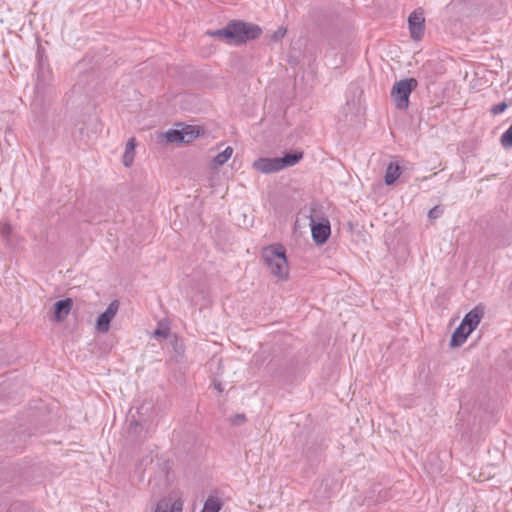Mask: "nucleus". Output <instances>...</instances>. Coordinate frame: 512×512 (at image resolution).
<instances>
[{
  "label": "nucleus",
  "mask_w": 512,
  "mask_h": 512,
  "mask_svg": "<svg viewBox=\"0 0 512 512\" xmlns=\"http://www.w3.org/2000/svg\"><path fill=\"white\" fill-rule=\"evenodd\" d=\"M261 34L262 29L258 25L241 20L230 21L224 28L211 33L216 37H224L233 44H243L257 39Z\"/></svg>",
  "instance_id": "1"
},
{
  "label": "nucleus",
  "mask_w": 512,
  "mask_h": 512,
  "mask_svg": "<svg viewBox=\"0 0 512 512\" xmlns=\"http://www.w3.org/2000/svg\"><path fill=\"white\" fill-rule=\"evenodd\" d=\"M262 258L274 276L280 279H286L288 277V262L285 255V249L282 245H274L264 248Z\"/></svg>",
  "instance_id": "2"
},
{
  "label": "nucleus",
  "mask_w": 512,
  "mask_h": 512,
  "mask_svg": "<svg viewBox=\"0 0 512 512\" xmlns=\"http://www.w3.org/2000/svg\"><path fill=\"white\" fill-rule=\"evenodd\" d=\"M417 86L418 81L415 78L402 79L393 85L390 96L397 109L406 110L408 108L409 97Z\"/></svg>",
  "instance_id": "3"
},
{
  "label": "nucleus",
  "mask_w": 512,
  "mask_h": 512,
  "mask_svg": "<svg viewBox=\"0 0 512 512\" xmlns=\"http://www.w3.org/2000/svg\"><path fill=\"white\" fill-rule=\"evenodd\" d=\"M310 226L314 242L317 244H324L331 234L329 220L325 217H321L316 220L313 216H311Z\"/></svg>",
  "instance_id": "4"
},
{
  "label": "nucleus",
  "mask_w": 512,
  "mask_h": 512,
  "mask_svg": "<svg viewBox=\"0 0 512 512\" xmlns=\"http://www.w3.org/2000/svg\"><path fill=\"white\" fill-rule=\"evenodd\" d=\"M119 301L113 300L107 307V309L101 313L97 320L95 328L100 333H106L108 332L110 328V323L112 319L116 316L118 310H119Z\"/></svg>",
  "instance_id": "5"
},
{
  "label": "nucleus",
  "mask_w": 512,
  "mask_h": 512,
  "mask_svg": "<svg viewBox=\"0 0 512 512\" xmlns=\"http://www.w3.org/2000/svg\"><path fill=\"white\" fill-rule=\"evenodd\" d=\"M425 18L422 11L415 10L408 17L411 38L420 40L425 32Z\"/></svg>",
  "instance_id": "6"
},
{
  "label": "nucleus",
  "mask_w": 512,
  "mask_h": 512,
  "mask_svg": "<svg viewBox=\"0 0 512 512\" xmlns=\"http://www.w3.org/2000/svg\"><path fill=\"white\" fill-rule=\"evenodd\" d=\"M253 168L261 173H274L281 170L278 157L259 158L253 162Z\"/></svg>",
  "instance_id": "7"
},
{
  "label": "nucleus",
  "mask_w": 512,
  "mask_h": 512,
  "mask_svg": "<svg viewBox=\"0 0 512 512\" xmlns=\"http://www.w3.org/2000/svg\"><path fill=\"white\" fill-rule=\"evenodd\" d=\"M483 315V308L476 306L464 316L461 323L463 326L467 327L468 332H473L480 323Z\"/></svg>",
  "instance_id": "8"
},
{
  "label": "nucleus",
  "mask_w": 512,
  "mask_h": 512,
  "mask_svg": "<svg viewBox=\"0 0 512 512\" xmlns=\"http://www.w3.org/2000/svg\"><path fill=\"white\" fill-rule=\"evenodd\" d=\"M73 306L71 298L59 300L54 304V320L56 322H62L66 319Z\"/></svg>",
  "instance_id": "9"
},
{
  "label": "nucleus",
  "mask_w": 512,
  "mask_h": 512,
  "mask_svg": "<svg viewBox=\"0 0 512 512\" xmlns=\"http://www.w3.org/2000/svg\"><path fill=\"white\" fill-rule=\"evenodd\" d=\"M183 504L179 500L161 499L157 502L154 512H182Z\"/></svg>",
  "instance_id": "10"
},
{
  "label": "nucleus",
  "mask_w": 512,
  "mask_h": 512,
  "mask_svg": "<svg viewBox=\"0 0 512 512\" xmlns=\"http://www.w3.org/2000/svg\"><path fill=\"white\" fill-rule=\"evenodd\" d=\"M302 158L303 152L301 151H292L285 153L284 156L278 157L281 170L297 164Z\"/></svg>",
  "instance_id": "11"
},
{
  "label": "nucleus",
  "mask_w": 512,
  "mask_h": 512,
  "mask_svg": "<svg viewBox=\"0 0 512 512\" xmlns=\"http://www.w3.org/2000/svg\"><path fill=\"white\" fill-rule=\"evenodd\" d=\"M472 332H468L467 327L463 326L462 323L455 329V331L452 333L451 340H450V346L451 347H459L461 346L467 339V337Z\"/></svg>",
  "instance_id": "12"
},
{
  "label": "nucleus",
  "mask_w": 512,
  "mask_h": 512,
  "mask_svg": "<svg viewBox=\"0 0 512 512\" xmlns=\"http://www.w3.org/2000/svg\"><path fill=\"white\" fill-rule=\"evenodd\" d=\"M401 174V167L397 163H389L386 168L384 180L386 185H392L399 178Z\"/></svg>",
  "instance_id": "13"
},
{
  "label": "nucleus",
  "mask_w": 512,
  "mask_h": 512,
  "mask_svg": "<svg viewBox=\"0 0 512 512\" xmlns=\"http://www.w3.org/2000/svg\"><path fill=\"white\" fill-rule=\"evenodd\" d=\"M135 146H136L135 139L134 138L129 139L126 144L125 152L123 155V164L126 167H129L133 163Z\"/></svg>",
  "instance_id": "14"
},
{
  "label": "nucleus",
  "mask_w": 512,
  "mask_h": 512,
  "mask_svg": "<svg viewBox=\"0 0 512 512\" xmlns=\"http://www.w3.org/2000/svg\"><path fill=\"white\" fill-rule=\"evenodd\" d=\"M165 138H166L167 142H170V143H176V142L184 143L185 132L182 131V129L181 130L169 129L165 133Z\"/></svg>",
  "instance_id": "15"
},
{
  "label": "nucleus",
  "mask_w": 512,
  "mask_h": 512,
  "mask_svg": "<svg viewBox=\"0 0 512 512\" xmlns=\"http://www.w3.org/2000/svg\"><path fill=\"white\" fill-rule=\"evenodd\" d=\"M222 504L220 500L216 497H209L203 506V509L201 512H219L221 509Z\"/></svg>",
  "instance_id": "16"
},
{
  "label": "nucleus",
  "mask_w": 512,
  "mask_h": 512,
  "mask_svg": "<svg viewBox=\"0 0 512 512\" xmlns=\"http://www.w3.org/2000/svg\"><path fill=\"white\" fill-rule=\"evenodd\" d=\"M233 153V149L231 147H226L221 153L217 154L214 157V163L216 165H223L225 164L228 159L231 157Z\"/></svg>",
  "instance_id": "17"
},
{
  "label": "nucleus",
  "mask_w": 512,
  "mask_h": 512,
  "mask_svg": "<svg viewBox=\"0 0 512 512\" xmlns=\"http://www.w3.org/2000/svg\"><path fill=\"white\" fill-rule=\"evenodd\" d=\"M500 142L505 148H512V124L510 127L502 134L500 138Z\"/></svg>",
  "instance_id": "18"
},
{
  "label": "nucleus",
  "mask_w": 512,
  "mask_h": 512,
  "mask_svg": "<svg viewBox=\"0 0 512 512\" xmlns=\"http://www.w3.org/2000/svg\"><path fill=\"white\" fill-rule=\"evenodd\" d=\"M182 131L185 132V139H184V143H189L191 141H193L194 139L197 138L198 136V131H195L194 127L192 126H186L185 128L182 129Z\"/></svg>",
  "instance_id": "19"
},
{
  "label": "nucleus",
  "mask_w": 512,
  "mask_h": 512,
  "mask_svg": "<svg viewBox=\"0 0 512 512\" xmlns=\"http://www.w3.org/2000/svg\"><path fill=\"white\" fill-rule=\"evenodd\" d=\"M50 76V70L44 68V62L42 59L39 60V70L37 73V77L39 81L46 82L48 77Z\"/></svg>",
  "instance_id": "20"
},
{
  "label": "nucleus",
  "mask_w": 512,
  "mask_h": 512,
  "mask_svg": "<svg viewBox=\"0 0 512 512\" xmlns=\"http://www.w3.org/2000/svg\"><path fill=\"white\" fill-rule=\"evenodd\" d=\"M0 233L4 238H9L12 233V226L8 222H1Z\"/></svg>",
  "instance_id": "21"
},
{
  "label": "nucleus",
  "mask_w": 512,
  "mask_h": 512,
  "mask_svg": "<svg viewBox=\"0 0 512 512\" xmlns=\"http://www.w3.org/2000/svg\"><path fill=\"white\" fill-rule=\"evenodd\" d=\"M507 106V103L503 101L492 106L490 111L493 115H498L500 113H503L506 110Z\"/></svg>",
  "instance_id": "22"
},
{
  "label": "nucleus",
  "mask_w": 512,
  "mask_h": 512,
  "mask_svg": "<svg viewBox=\"0 0 512 512\" xmlns=\"http://www.w3.org/2000/svg\"><path fill=\"white\" fill-rule=\"evenodd\" d=\"M173 349H174L175 353L177 354V356H180V357L183 356V354H184V345L177 338H175L174 341H173Z\"/></svg>",
  "instance_id": "23"
},
{
  "label": "nucleus",
  "mask_w": 512,
  "mask_h": 512,
  "mask_svg": "<svg viewBox=\"0 0 512 512\" xmlns=\"http://www.w3.org/2000/svg\"><path fill=\"white\" fill-rule=\"evenodd\" d=\"M442 213H443V209L440 208L439 206H435L429 210L428 217H429V219H432V220L437 219L442 215Z\"/></svg>",
  "instance_id": "24"
},
{
  "label": "nucleus",
  "mask_w": 512,
  "mask_h": 512,
  "mask_svg": "<svg viewBox=\"0 0 512 512\" xmlns=\"http://www.w3.org/2000/svg\"><path fill=\"white\" fill-rule=\"evenodd\" d=\"M246 421V416L244 414H236L231 418V424L235 426H239Z\"/></svg>",
  "instance_id": "25"
},
{
  "label": "nucleus",
  "mask_w": 512,
  "mask_h": 512,
  "mask_svg": "<svg viewBox=\"0 0 512 512\" xmlns=\"http://www.w3.org/2000/svg\"><path fill=\"white\" fill-rule=\"evenodd\" d=\"M155 336H161V337H167L168 336V329H156L154 331Z\"/></svg>",
  "instance_id": "26"
},
{
  "label": "nucleus",
  "mask_w": 512,
  "mask_h": 512,
  "mask_svg": "<svg viewBox=\"0 0 512 512\" xmlns=\"http://www.w3.org/2000/svg\"><path fill=\"white\" fill-rule=\"evenodd\" d=\"M139 426V423L137 421H131L130 424H129V431H135L137 430Z\"/></svg>",
  "instance_id": "27"
},
{
  "label": "nucleus",
  "mask_w": 512,
  "mask_h": 512,
  "mask_svg": "<svg viewBox=\"0 0 512 512\" xmlns=\"http://www.w3.org/2000/svg\"><path fill=\"white\" fill-rule=\"evenodd\" d=\"M215 388H216L217 390H219V391H222V389H221V385H220V384H215Z\"/></svg>",
  "instance_id": "28"
},
{
  "label": "nucleus",
  "mask_w": 512,
  "mask_h": 512,
  "mask_svg": "<svg viewBox=\"0 0 512 512\" xmlns=\"http://www.w3.org/2000/svg\"><path fill=\"white\" fill-rule=\"evenodd\" d=\"M144 408H145V406H144V405H142V406L138 409V413H139V414H142V410H143Z\"/></svg>",
  "instance_id": "29"
}]
</instances>
